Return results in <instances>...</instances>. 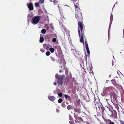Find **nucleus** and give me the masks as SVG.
Masks as SVG:
<instances>
[{
  "label": "nucleus",
  "instance_id": "1",
  "mask_svg": "<svg viewBox=\"0 0 124 124\" xmlns=\"http://www.w3.org/2000/svg\"><path fill=\"white\" fill-rule=\"evenodd\" d=\"M78 32L80 38V41L81 43H82L83 45L85 46V44L83 43L84 34H83L82 33L83 24L81 22H78Z\"/></svg>",
  "mask_w": 124,
  "mask_h": 124
},
{
  "label": "nucleus",
  "instance_id": "2",
  "mask_svg": "<svg viewBox=\"0 0 124 124\" xmlns=\"http://www.w3.org/2000/svg\"><path fill=\"white\" fill-rule=\"evenodd\" d=\"M76 8L77 9L76 10V17L77 18L78 20L79 19H82V17L81 13V12L79 11L80 9L79 8H78V7H77L76 6H75Z\"/></svg>",
  "mask_w": 124,
  "mask_h": 124
},
{
  "label": "nucleus",
  "instance_id": "3",
  "mask_svg": "<svg viewBox=\"0 0 124 124\" xmlns=\"http://www.w3.org/2000/svg\"><path fill=\"white\" fill-rule=\"evenodd\" d=\"M40 19V17L39 16H34L32 19L31 23L34 24H36L39 22Z\"/></svg>",
  "mask_w": 124,
  "mask_h": 124
},
{
  "label": "nucleus",
  "instance_id": "4",
  "mask_svg": "<svg viewBox=\"0 0 124 124\" xmlns=\"http://www.w3.org/2000/svg\"><path fill=\"white\" fill-rule=\"evenodd\" d=\"M85 46L86 49V50H87V51L88 53V54H89L90 53V51H89V49L88 48V44H87V42L86 41L85 39Z\"/></svg>",
  "mask_w": 124,
  "mask_h": 124
},
{
  "label": "nucleus",
  "instance_id": "5",
  "mask_svg": "<svg viewBox=\"0 0 124 124\" xmlns=\"http://www.w3.org/2000/svg\"><path fill=\"white\" fill-rule=\"evenodd\" d=\"M28 7L29 9L30 10H32L33 9V5L31 3H30L29 4H27Z\"/></svg>",
  "mask_w": 124,
  "mask_h": 124
},
{
  "label": "nucleus",
  "instance_id": "6",
  "mask_svg": "<svg viewBox=\"0 0 124 124\" xmlns=\"http://www.w3.org/2000/svg\"><path fill=\"white\" fill-rule=\"evenodd\" d=\"M48 98L51 101H53L55 99V98L53 96H48Z\"/></svg>",
  "mask_w": 124,
  "mask_h": 124
},
{
  "label": "nucleus",
  "instance_id": "7",
  "mask_svg": "<svg viewBox=\"0 0 124 124\" xmlns=\"http://www.w3.org/2000/svg\"><path fill=\"white\" fill-rule=\"evenodd\" d=\"M49 50L52 53H53L54 52V49L52 48H50Z\"/></svg>",
  "mask_w": 124,
  "mask_h": 124
},
{
  "label": "nucleus",
  "instance_id": "8",
  "mask_svg": "<svg viewBox=\"0 0 124 124\" xmlns=\"http://www.w3.org/2000/svg\"><path fill=\"white\" fill-rule=\"evenodd\" d=\"M44 40V38L43 37H41L40 38L39 41L40 42H42Z\"/></svg>",
  "mask_w": 124,
  "mask_h": 124
},
{
  "label": "nucleus",
  "instance_id": "9",
  "mask_svg": "<svg viewBox=\"0 0 124 124\" xmlns=\"http://www.w3.org/2000/svg\"><path fill=\"white\" fill-rule=\"evenodd\" d=\"M50 54V53L49 51H47L46 52V54L47 56H48Z\"/></svg>",
  "mask_w": 124,
  "mask_h": 124
},
{
  "label": "nucleus",
  "instance_id": "10",
  "mask_svg": "<svg viewBox=\"0 0 124 124\" xmlns=\"http://www.w3.org/2000/svg\"><path fill=\"white\" fill-rule=\"evenodd\" d=\"M46 32V30L45 29H43L41 30V32L43 34H44Z\"/></svg>",
  "mask_w": 124,
  "mask_h": 124
},
{
  "label": "nucleus",
  "instance_id": "11",
  "mask_svg": "<svg viewBox=\"0 0 124 124\" xmlns=\"http://www.w3.org/2000/svg\"><path fill=\"white\" fill-rule=\"evenodd\" d=\"M62 101V100L61 98H60V99H59L58 101V102L59 103H61Z\"/></svg>",
  "mask_w": 124,
  "mask_h": 124
},
{
  "label": "nucleus",
  "instance_id": "12",
  "mask_svg": "<svg viewBox=\"0 0 124 124\" xmlns=\"http://www.w3.org/2000/svg\"><path fill=\"white\" fill-rule=\"evenodd\" d=\"M35 6L36 7H38L39 6V4L37 3H35Z\"/></svg>",
  "mask_w": 124,
  "mask_h": 124
},
{
  "label": "nucleus",
  "instance_id": "13",
  "mask_svg": "<svg viewBox=\"0 0 124 124\" xmlns=\"http://www.w3.org/2000/svg\"><path fill=\"white\" fill-rule=\"evenodd\" d=\"M44 0H39V3L40 4H42L44 3Z\"/></svg>",
  "mask_w": 124,
  "mask_h": 124
},
{
  "label": "nucleus",
  "instance_id": "14",
  "mask_svg": "<svg viewBox=\"0 0 124 124\" xmlns=\"http://www.w3.org/2000/svg\"><path fill=\"white\" fill-rule=\"evenodd\" d=\"M56 39L55 38H54L52 39V41L53 42H55L56 41Z\"/></svg>",
  "mask_w": 124,
  "mask_h": 124
},
{
  "label": "nucleus",
  "instance_id": "15",
  "mask_svg": "<svg viewBox=\"0 0 124 124\" xmlns=\"http://www.w3.org/2000/svg\"><path fill=\"white\" fill-rule=\"evenodd\" d=\"M58 95L60 97H61L62 95V94L61 93H58Z\"/></svg>",
  "mask_w": 124,
  "mask_h": 124
},
{
  "label": "nucleus",
  "instance_id": "16",
  "mask_svg": "<svg viewBox=\"0 0 124 124\" xmlns=\"http://www.w3.org/2000/svg\"><path fill=\"white\" fill-rule=\"evenodd\" d=\"M71 107L69 105L67 107V108L69 109H71Z\"/></svg>",
  "mask_w": 124,
  "mask_h": 124
},
{
  "label": "nucleus",
  "instance_id": "17",
  "mask_svg": "<svg viewBox=\"0 0 124 124\" xmlns=\"http://www.w3.org/2000/svg\"><path fill=\"white\" fill-rule=\"evenodd\" d=\"M65 97L66 99H67L69 97L68 95H65Z\"/></svg>",
  "mask_w": 124,
  "mask_h": 124
},
{
  "label": "nucleus",
  "instance_id": "18",
  "mask_svg": "<svg viewBox=\"0 0 124 124\" xmlns=\"http://www.w3.org/2000/svg\"><path fill=\"white\" fill-rule=\"evenodd\" d=\"M58 75L57 74H56L55 75V77L56 78H58Z\"/></svg>",
  "mask_w": 124,
  "mask_h": 124
},
{
  "label": "nucleus",
  "instance_id": "19",
  "mask_svg": "<svg viewBox=\"0 0 124 124\" xmlns=\"http://www.w3.org/2000/svg\"><path fill=\"white\" fill-rule=\"evenodd\" d=\"M69 122L70 124H72L71 121H70Z\"/></svg>",
  "mask_w": 124,
  "mask_h": 124
},
{
  "label": "nucleus",
  "instance_id": "20",
  "mask_svg": "<svg viewBox=\"0 0 124 124\" xmlns=\"http://www.w3.org/2000/svg\"><path fill=\"white\" fill-rule=\"evenodd\" d=\"M54 85H56V84L55 83H54Z\"/></svg>",
  "mask_w": 124,
  "mask_h": 124
},
{
  "label": "nucleus",
  "instance_id": "21",
  "mask_svg": "<svg viewBox=\"0 0 124 124\" xmlns=\"http://www.w3.org/2000/svg\"><path fill=\"white\" fill-rule=\"evenodd\" d=\"M42 52H44V51L43 50V51H42Z\"/></svg>",
  "mask_w": 124,
  "mask_h": 124
},
{
  "label": "nucleus",
  "instance_id": "22",
  "mask_svg": "<svg viewBox=\"0 0 124 124\" xmlns=\"http://www.w3.org/2000/svg\"><path fill=\"white\" fill-rule=\"evenodd\" d=\"M61 72V70L60 71V72Z\"/></svg>",
  "mask_w": 124,
  "mask_h": 124
}]
</instances>
